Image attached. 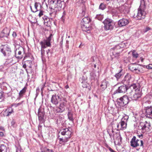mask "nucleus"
<instances>
[{
	"label": "nucleus",
	"instance_id": "19",
	"mask_svg": "<svg viewBox=\"0 0 152 152\" xmlns=\"http://www.w3.org/2000/svg\"><path fill=\"white\" fill-rule=\"evenodd\" d=\"M129 22V19L123 18L118 21V24L120 27H122L127 25Z\"/></svg>",
	"mask_w": 152,
	"mask_h": 152
},
{
	"label": "nucleus",
	"instance_id": "9",
	"mask_svg": "<svg viewBox=\"0 0 152 152\" xmlns=\"http://www.w3.org/2000/svg\"><path fill=\"white\" fill-rule=\"evenodd\" d=\"M131 146L136 148L138 146L143 148V142L142 140L137 139L135 136H133L130 142Z\"/></svg>",
	"mask_w": 152,
	"mask_h": 152
},
{
	"label": "nucleus",
	"instance_id": "42",
	"mask_svg": "<svg viewBox=\"0 0 152 152\" xmlns=\"http://www.w3.org/2000/svg\"><path fill=\"white\" fill-rule=\"evenodd\" d=\"M91 60L93 63L95 62V61H98V59L95 57H91Z\"/></svg>",
	"mask_w": 152,
	"mask_h": 152
},
{
	"label": "nucleus",
	"instance_id": "60",
	"mask_svg": "<svg viewBox=\"0 0 152 152\" xmlns=\"http://www.w3.org/2000/svg\"><path fill=\"white\" fill-rule=\"evenodd\" d=\"M26 69V72L28 74V71H27V69Z\"/></svg>",
	"mask_w": 152,
	"mask_h": 152
},
{
	"label": "nucleus",
	"instance_id": "17",
	"mask_svg": "<svg viewBox=\"0 0 152 152\" xmlns=\"http://www.w3.org/2000/svg\"><path fill=\"white\" fill-rule=\"evenodd\" d=\"M119 10L121 13L126 14L129 12V7L125 4H124L120 7L119 8Z\"/></svg>",
	"mask_w": 152,
	"mask_h": 152
},
{
	"label": "nucleus",
	"instance_id": "58",
	"mask_svg": "<svg viewBox=\"0 0 152 152\" xmlns=\"http://www.w3.org/2000/svg\"><path fill=\"white\" fill-rule=\"evenodd\" d=\"M93 64L94 65V68H96V64L95 63H93Z\"/></svg>",
	"mask_w": 152,
	"mask_h": 152
},
{
	"label": "nucleus",
	"instance_id": "57",
	"mask_svg": "<svg viewBox=\"0 0 152 152\" xmlns=\"http://www.w3.org/2000/svg\"><path fill=\"white\" fill-rule=\"evenodd\" d=\"M69 41L68 40H66V44H69Z\"/></svg>",
	"mask_w": 152,
	"mask_h": 152
},
{
	"label": "nucleus",
	"instance_id": "18",
	"mask_svg": "<svg viewBox=\"0 0 152 152\" xmlns=\"http://www.w3.org/2000/svg\"><path fill=\"white\" fill-rule=\"evenodd\" d=\"M127 90V88L126 86V85L125 84L123 85H122L119 87L118 89L114 93V94L117 93H125L126 91Z\"/></svg>",
	"mask_w": 152,
	"mask_h": 152
},
{
	"label": "nucleus",
	"instance_id": "11",
	"mask_svg": "<svg viewBox=\"0 0 152 152\" xmlns=\"http://www.w3.org/2000/svg\"><path fill=\"white\" fill-rule=\"evenodd\" d=\"M150 127L151 124L150 122L147 121L141 122L139 126V128L142 130L143 132L149 131L150 130Z\"/></svg>",
	"mask_w": 152,
	"mask_h": 152
},
{
	"label": "nucleus",
	"instance_id": "24",
	"mask_svg": "<svg viewBox=\"0 0 152 152\" xmlns=\"http://www.w3.org/2000/svg\"><path fill=\"white\" fill-rule=\"evenodd\" d=\"M116 137L114 141L115 143H117V144H120L121 143L122 138L120 134L118 133L116 134Z\"/></svg>",
	"mask_w": 152,
	"mask_h": 152
},
{
	"label": "nucleus",
	"instance_id": "22",
	"mask_svg": "<svg viewBox=\"0 0 152 152\" xmlns=\"http://www.w3.org/2000/svg\"><path fill=\"white\" fill-rule=\"evenodd\" d=\"M131 77V75L127 73L125 75L122 82L123 83L125 84L126 85L129 84L130 83V80Z\"/></svg>",
	"mask_w": 152,
	"mask_h": 152
},
{
	"label": "nucleus",
	"instance_id": "23",
	"mask_svg": "<svg viewBox=\"0 0 152 152\" xmlns=\"http://www.w3.org/2000/svg\"><path fill=\"white\" fill-rule=\"evenodd\" d=\"M121 45H117L113 48V52L121 53L123 50Z\"/></svg>",
	"mask_w": 152,
	"mask_h": 152
},
{
	"label": "nucleus",
	"instance_id": "13",
	"mask_svg": "<svg viewBox=\"0 0 152 152\" xmlns=\"http://www.w3.org/2000/svg\"><path fill=\"white\" fill-rule=\"evenodd\" d=\"M62 99V100L60 101V103L59 107V110L58 111L57 110L58 113H61L64 112L65 110L67 102L66 99L64 98Z\"/></svg>",
	"mask_w": 152,
	"mask_h": 152
},
{
	"label": "nucleus",
	"instance_id": "36",
	"mask_svg": "<svg viewBox=\"0 0 152 152\" xmlns=\"http://www.w3.org/2000/svg\"><path fill=\"white\" fill-rule=\"evenodd\" d=\"M105 8L106 6L105 4L103 3H102L100 4L99 6V9L102 10H103Z\"/></svg>",
	"mask_w": 152,
	"mask_h": 152
},
{
	"label": "nucleus",
	"instance_id": "46",
	"mask_svg": "<svg viewBox=\"0 0 152 152\" xmlns=\"http://www.w3.org/2000/svg\"><path fill=\"white\" fill-rule=\"evenodd\" d=\"M22 102H20V103H17V104H13V106H14L15 107H18L19 105H21V104H22Z\"/></svg>",
	"mask_w": 152,
	"mask_h": 152
},
{
	"label": "nucleus",
	"instance_id": "25",
	"mask_svg": "<svg viewBox=\"0 0 152 152\" xmlns=\"http://www.w3.org/2000/svg\"><path fill=\"white\" fill-rule=\"evenodd\" d=\"M40 6L41 5L39 3L36 2L34 4V8L32 9L31 6H30V7L31 11L35 12L38 11L37 7Z\"/></svg>",
	"mask_w": 152,
	"mask_h": 152
},
{
	"label": "nucleus",
	"instance_id": "64",
	"mask_svg": "<svg viewBox=\"0 0 152 152\" xmlns=\"http://www.w3.org/2000/svg\"><path fill=\"white\" fill-rule=\"evenodd\" d=\"M66 88H68V87H67V86H66Z\"/></svg>",
	"mask_w": 152,
	"mask_h": 152
},
{
	"label": "nucleus",
	"instance_id": "47",
	"mask_svg": "<svg viewBox=\"0 0 152 152\" xmlns=\"http://www.w3.org/2000/svg\"><path fill=\"white\" fill-rule=\"evenodd\" d=\"M15 120H13L11 122V126H14L15 125Z\"/></svg>",
	"mask_w": 152,
	"mask_h": 152
},
{
	"label": "nucleus",
	"instance_id": "38",
	"mask_svg": "<svg viewBox=\"0 0 152 152\" xmlns=\"http://www.w3.org/2000/svg\"><path fill=\"white\" fill-rule=\"evenodd\" d=\"M138 54L135 51H134L133 52L132 56L133 58H137L138 57Z\"/></svg>",
	"mask_w": 152,
	"mask_h": 152
},
{
	"label": "nucleus",
	"instance_id": "26",
	"mask_svg": "<svg viewBox=\"0 0 152 152\" xmlns=\"http://www.w3.org/2000/svg\"><path fill=\"white\" fill-rule=\"evenodd\" d=\"M10 33V29L7 28H5L3 29L2 33L3 34V36L7 37L9 36Z\"/></svg>",
	"mask_w": 152,
	"mask_h": 152
},
{
	"label": "nucleus",
	"instance_id": "15",
	"mask_svg": "<svg viewBox=\"0 0 152 152\" xmlns=\"http://www.w3.org/2000/svg\"><path fill=\"white\" fill-rule=\"evenodd\" d=\"M129 118L128 116H126L122 118L120 122L122 130L125 129L126 128L127 122Z\"/></svg>",
	"mask_w": 152,
	"mask_h": 152
},
{
	"label": "nucleus",
	"instance_id": "8",
	"mask_svg": "<svg viewBox=\"0 0 152 152\" xmlns=\"http://www.w3.org/2000/svg\"><path fill=\"white\" fill-rule=\"evenodd\" d=\"M103 23L104 24V28L106 30L113 29L115 24L113 21L109 18L105 19Z\"/></svg>",
	"mask_w": 152,
	"mask_h": 152
},
{
	"label": "nucleus",
	"instance_id": "12",
	"mask_svg": "<svg viewBox=\"0 0 152 152\" xmlns=\"http://www.w3.org/2000/svg\"><path fill=\"white\" fill-rule=\"evenodd\" d=\"M24 53V48L21 46H20L17 48L15 52V56L18 59H21L23 58V56Z\"/></svg>",
	"mask_w": 152,
	"mask_h": 152
},
{
	"label": "nucleus",
	"instance_id": "50",
	"mask_svg": "<svg viewBox=\"0 0 152 152\" xmlns=\"http://www.w3.org/2000/svg\"><path fill=\"white\" fill-rule=\"evenodd\" d=\"M12 36L14 37L15 38L17 36L16 33L15 32L13 31L12 34Z\"/></svg>",
	"mask_w": 152,
	"mask_h": 152
},
{
	"label": "nucleus",
	"instance_id": "4",
	"mask_svg": "<svg viewBox=\"0 0 152 152\" xmlns=\"http://www.w3.org/2000/svg\"><path fill=\"white\" fill-rule=\"evenodd\" d=\"M53 35L52 34H50L49 37L47 38L46 39H44L42 41L40 42L39 43L41 45V54L43 56L45 53V50L43 49L46 48L48 47H50L51 44L50 41L53 38Z\"/></svg>",
	"mask_w": 152,
	"mask_h": 152
},
{
	"label": "nucleus",
	"instance_id": "62",
	"mask_svg": "<svg viewBox=\"0 0 152 152\" xmlns=\"http://www.w3.org/2000/svg\"><path fill=\"white\" fill-rule=\"evenodd\" d=\"M70 37V36H69L68 37V38H69Z\"/></svg>",
	"mask_w": 152,
	"mask_h": 152
},
{
	"label": "nucleus",
	"instance_id": "61",
	"mask_svg": "<svg viewBox=\"0 0 152 152\" xmlns=\"http://www.w3.org/2000/svg\"><path fill=\"white\" fill-rule=\"evenodd\" d=\"M112 132L113 133L114 132V131H113V129H112Z\"/></svg>",
	"mask_w": 152,
	"mask_h": 152
},
{
	"label": "nucleus",
	"instance_id": "31",
	"mask_svg": "<svg viewBox=\"0 0 152 152\" xmlns=\"http://www.w3.org/2000/svg\"><path fill=\"white\" fill-rule=\"evenodd\" d=\"M7 148L5 145L1 144L0 147V152H7Z\"/></svg>",
	"mask_w": 152,
	"mask_h": 152
},
{
	"label": "nucleus",
	"instance_id": "48",
	"mask_svg": "<svg viewBox=\"0 0 152 152\" xmlns=\"http://www.w3.org/2000/svg\"><path fill=\"white\" fill-rule=\"evenodd\" d=\"M43 15V11H42L41 10L40 11V12L39 14V17H41Z\"/></svg>",
	"mask_w": 152,
	"mask_h": 152
},
{
	"label": "nucleus",
	"instance_id": "52",
	"mask_svg": "<svg viewBox=\"0 0 152 152\" xmlns=\"http://www.w3.org/2000/svg\"><path fill=\"white\" fill-rule=\"evenodd\" d=\"M137 136L140 138L142 139L143 137V135L142 134H140L137 135Z\"/></svg>",
	"mask_w": 152,
	"mask_h": 152
},
{
	"label": "nucleus",
	"instance_id": "43",
	"mask_svg": "<svg viewBox=\"0 0 152 152\" xmlns=\"http://www.w3.org/2000/svg\"><path fill=\"white\" fill-rule=\"evenodd\" d=\"M82 84H83V85H82L83 87V88H87V83H86L85 82H81Z\"/></svg>",
	"mask_w": 152,
	"mask_h": 152
},
{
	"label": "nucleus",
	"instance_id": "41",
	"mask_svg": "<svg viewBox=\"0 0 152 152\" xmlns=\"http://www.w3.org/2000/svg\"><path fill=\"white\" fill-rule=\"evenodd\" d=\"M26 63L27 64H29V65H28V66L29 67H30V68L31 67L32 63V62L31 61H30V60L27 61H26Z\"/></svg>",
	"mask_w": 152,
	"mask_h": 152
},
{
	"label": "nucleus",
	"instance_id": "32",
	"mask_svg": "<svg viewBox=\"0 0 152 152\" xmlns=\"http://www.w3.org/2000/svg\"><path fill=\"white\" fill-rule=\"evenodd\" d=\"M68 118L69 119L72 121H73L74 120V119L73 118L72 114L70 112H69L68 114Z\"/></svg>",
	"mask_w": 152,
	"mask_h": 152
},
{
	"label": "nucleus",
	"instance_id": "63",
	"mask_svg": "<svg viewBox=\"0 0 152 152\" xmlns=\"http://www.w3.org/2000/svg\"><path fill=\"white\" fill-rule=\"evenodd\" d=\"M66 88H68V87H67V86H66Z\"/></svg>",
	"mask_w": 152,
	"mask_h": 152
},
{
	"label": "nucleus",
	"instance_id": "37",
	"mask_svg": "<svg viewBox=\"0 0 152 152\" xmlns=\"http://www.w3.org/2000/svg\"><path fill=\"white\" fill-rule=\"evenodd\" d=\"M42 18L44 20V24L48 26H49L50 25H48V21H47V18L45 16H44V17H43Z\"/></svg>",
	"mask_w": 152,
	"mask_h": 152
},
{
	"label": "nucleus",
	"instance_id": "29",
	"mask_svg": "<svg viewBox=\"0 0 152 152\" xmlns=\"http://www.w3.org/2000/svg\"><path fill=\"white\" fill-rule=\"evenodd\" d=\"M108 85V82L106 81V80H104L102 82L100 86L103 89H105L107 88V86Z\"/></svg>",
	"mask_w": 152,
	"mask_h": 152
},
{
	"label": "nucleus",
	"instance_id": "49",
	"mask_svg": "<svg viewBox=\"0 0 152 152\" xmlns=\"http://www.w3.org/2000/svg\"><path fill=\"white\" fill-rule=\"evenodd\" d=\"M0 84L1 85H5V84H6V83L2 81V80H1V79H0Z\"/></svg>",
	"mask_w": 152,
	"mask_h": 152
},
{
	"label": "nucleus",
	"instance_id": "16",
	"mask_svg": "<svg viewBox=\"0 0 152 152\" xmlns=\"http://www.w3.org/2000/svg\"><path fill=\"white\" fill-rule=\"evenodd\" d=\"M145 114L146 117L152 119V106L146 107Z\"/></svg>",
	"mask_w": 152,
	"mask_h": 152
},
{
	"label": "nucleus",
	"instance_id": "40",
	"mask_svg": "<svg viewBox=\"0 0 152 152\" xmlns=\"http://www.w3.org/2000/svg\"><path fill=\"white\" fill-rule=\"evenodd\" d=\"M117 128H115L117 130H122V127H121V124H120V122L118 124H117L116 125Z\"/></svg>",
	"mask_w": 152,
	"mask_h": 152
},
{
	"label": "nucleus",
	"instance_id": "20",
	"mask_svg": "<svg viewBox=\"0 0 152 152\" xmlns=\"http://www.w3.org/2000/svg\"><path fill=\"white\" fill-rule=\"evenodd\" d=\"M45 113L43 109L39 108L38 110L37 115L39 120L40 121H42L44 119Z\"/></svg>",
	"mask_w": 152,
	"mask_h": 152
},
{
	"label": "nucleus",
	"instance_id": "34",
	"mask_svg": "<svg viewBox=\"0 0 152 152\" xmlns=\"http://www.w3.org/2000/svg\"><path fill=\"white\" fill-rule=\"evenodd\" d=\"M122 75L123 74L121 72V71L119 73L116 74L115 75V76L118 80V79L120 78L121 77Z\"/></svg>",
	"mask_w": 152,
	"mask_h": 152
},
{
	"label": "nucleus",
	"instance_id": "53",
	"mask_svg": "<svg viewBox=\"0 0 152 152\" xmlns=\"http://www.w3.org/2000/svg\"><path fill=\"white\" fill-rule=\"evenodd\" d=\"M109 149L111 152H115V151H114L110 147L109 148Z\"/></svg>",
	"mask_w": 152,
	"mask_h": 152
},
{
	"label": "nucleus",
	"instance_id": "59",
	"mask_svg": "<svg viewBox=\"0 0 152 152\" xmlns=\"http://www.w3.org/2000/svg\"><path fill=\"white\" fill-rule=\"evenodd\" d=\"M53 14V13H50V15H52V14ZM55 13H54V15H55Z\"/></svg>",
	"mask_w": 152,
	"mask_h": 152
},
{
	"label": "nucleus",
	"instance_id": "28",
	"mask_svg": "<svg viewBox=\"0 0 152 152\" xmlns=\"http://www.w3.org/2000/svg\"><path fill=\"white\" fill-rule=\"evenodd\" d=\"M13 112V109L11 107H9L7 108L5 111L6 113L5 115L6 116H9Z\"/></svg>",
	"mask_w": 152,
	"mask_h": 152
},
{
	"label": "nucleus",
	"instance_id": "55",
	"mask_svg": "<svg viewBox=\"0 0 152 152\" xmlns=\"http://www.w3.org/2000/svg\"><path fill=\"white\" fill-rule=\"evenodd\" d=\"M4 136V133L2 132H0V137H2Z\"/></svg>",
	"mask_w": 152,
	"mask_h": 152
},
{
	"label": "nucleus",
	"instance_id": "10",
	"mask_svg": "<svg viewBox=\"0 0 152 152\" xmlns=\"http://www.w3.org/2000/svg\"><path fill=\"white\" fill-rule=\"evenodd\" d=\"M133 93L132 91L128 96L130 98L134 100H138L140 98L142 94L141 91L140 89H138V88L135 90V92L134 94Z\"/></svg>",
	"mask_w": 152,
	"mask_h": 152
},
{
	"label": "nucleus",
	"instance_id": "35",
	"mask_svg": "<svg viewBox=\"0 0 152 152\" xmlns=\"http://www.w3.org/2000/svg\"><path fill=\"white\" fill-rule=\"evenodd\" d=\"M95 18L101 21L103 19V16L101 14L97 15Z\"/></svg>",
	"mask_w": 152,
	"mask_h": 152
},
{
	"label": "nucleus",
	"instance_id": "3",
	"mask_svg": "<svg viewBox=\"0 0 152 152\" xmlns=\"http://www.w3.org/2000/svg\"><path fill=\"white\" fill-rule=\"evenodd\" d=\"M60 133L62 135L64 136V137L59 138L60 143H64L68 141V139L71 137L72 133L67 128L61 129L59 132V133Z\"/></svg>",
	"mask_w": 152,
	"mask_h": 152
},
{
	"label": "nucleus",
	"instance_id": "1",
	"mask_svg": "<svg viewBox=\"0 0 152 152\" xmlns=\"http://www.w3.org/2000/svg\"><path fill=\"white\" fill-rule=\"evenodd\" d=\"M147 1L148 0H141L140 5L138 9L137 13L134 15V17L136 19L141 20L144 19L145 17L146 13L145 10Z\"/></svg>",
	"mask_w": 152,
	"mask_h": 152
},
{
	"label": "nucleus",
	"instance_id": "56",
	"mask_svg": "<svg viewBox=\"0 0 152 152\" xmlns=\"http://www.w3.org/2000/svg\"><path fill=\"white\" fill-rule=\"evenodd\" d=\"M132 87H133L134 89H135V88H136L137 87L136 86H135V85H133V86H132Z\"/></svg>",
	"mask_w": 152,
	"mask_h": 152
},
{
	"label": "nucleus",
	"instance_id": "54",
	"mask_svg": "<svg viewBox=\"0 0 152 152\" xmlns=\"http://www.w3.org/2000/svg\"><path fill=\"white\" fill-rule=\"evenodd\" d=\"M3 92L0 91V99H1L2 97Z\"/></svg>",
	"mask_w": 152,
	"mask_h": 152
},
{
	"label": "nucleus",
	"instance_id": "5",
	"mask_svg": "<svg viewBox=\"0 0 152 152\" xmlns=\"http://www.w3.org/2000/svg\"><path fill=\"white\" fill-rule=\"evenodd\" d=\"M145 66H143L136 64H132L129 65V69L134 73L140 74L144 72L143 69L145 68Z\"/></svg>",
	"mask_w": 152,
	"mask_h": 152
},
{
	"label": "nucleus",
	"instance_id": "45",
	"mask_svg": "<svg viewBox=\"0 0 152 152\" xmlns=\"http://www.w3.org/2000/svg\"><path fill=\"white\" fill-rule=\"evenodd\" d=\"M146 67L149 69H152V64H150L146 66Z\"/></svg>",
	"mask_w": 152,
	"mask_h": 152
},
{
	"label": "nucleus",
	"instance_id": "2",
	"mask_svg": "<svg viewBox=\"0 0 152 152\" xmlns=\"http://www.w3.org/2000/svg\"><path fill=\"white\" fill-rule=\"evenodd\" d=\"M48 2L49 8L54 10L53 12L60 10L64 4L63 0H48Z\"/></svg>",
	"mask_w": 152,
	"mask_h": 152
},
{
	"label": "nucleus",
	"instance_id": "7",
	"mask_svg": "<svg viewBox=\"0 0 152 152\" xmlns=\"http://www.w3.org/2000/svg\"><path fill=\"white\" fill-rule=\"evenodd\" d=\"M1 52L7 59H10L13 57L11 48L8 45H4L1 49Z\"/></svg>",
	"mask_w": 152,
	"mask_h": 152
},
{
	"label": "nucleus",
	"instance_id": "21",
	"mask_svg": "<svg viewBox=\"0 0 152 152\" xmlns=\"http://www.w3.org/2000/svg\"><path fill=\"white\" fill-rule=\"evenodd\" d=\"M117 99L120 100L121 102L123 103V104L124 105L127 104L129 101H130L129 99L128 96L126 95H124Z\"/></svg>",
	"mask_w": 152,
	"mask_h": 152
},
{
	"label": "nucleus",
	"instance_id": "14",
	"mask_svg": "<svg viewBox=\"0 0 152 152\" xmlns=\"http://www.w3.org/2000/svg\"><path fill=\"white\" fill-rule=\"evenodd\" d=\"M63 98L61 97L58 95L54 94L51 97V102L53 104L56 105L58 104L59 102L62 100V99Z\"/></svg>",
	"mask_w": 152,
	"mask_h": 152
},
{
	"label": "nucleus",
	"instance_id": "44",
	"mask_svg": "<svg viewBox=\"0 0 152 152\" xmlns=\"http://www.w3.org/2000/svg\"><path fill=\"white\" fill-rule=\"evenodd\" d=\"M50 50L48 49L47 50H46V54L48 56V57L49 55H50V56L51 55V52H50Z\"/></svg>",
	"mask_w": 152,
	"mask_h": 152
},
{
	"label": "nucleus",
	"instance_id": "33",
	"mask_svg": "<svg viewBox=\"0 0 152 152\" xmlns=\"http://www.w3.org/2000/svg\"><path fill=\"white\" fill-rule=\"evenodd\" d=\"M112 53L113 56H114L115 58H119L120 56V53H121L116 52H113Z\"/></svg>",
	"mask_w": 152,
	"mask_h": 152
},
{
	"label": "nucleus",
	"instance_id": "6",
	"mask_svg": "<svg viewBox=\"0 0 152 152\" xmlns=\"http://www.w3.org/2000/svg\"><path fill=\"white\" fill-rule=\"evenodd\" d=\"M90 21L91 20L88 17H85L82 19L81 22V25L83 31H87L91 29V27L89 25Z\"/></svg>",
	"mask_w": 152,
	"mask_h": 152
},
{
	"label": "nucleus",
	"instance_id": "39",
	"mask_svg": "<svg viewBox=\"0 0 152 152\" xmlns=\"http://www.w3.org/2000/svg\"><path fill=\"white\" fill-rule=\"evenodd\" d=\"M151 29V28L148 26H146L143 30V31L144 33H146L148 31Z\"/></svg>",
	"mask_w": 152,
	"mask_h": 152
},
{
	"label": "nucleus",
	"instance_id": "27",
	"mask_svg": "<svg viewBox=\"0 0 152 152\" xmlns=\"http://www.w3.org/2000/svg\"><path fill=\"white\" fill-rule=\"evenodd\" d=\"M26 87H24V88L20 91L19 93V96L18 98V99H20L23 97V94L26 92Z\"/></svg>",
	"mask_w": 152,
	"mask_h": 152
},
{
	"label": "nucleus",
	"instance_id": "51",
	"mask_svg": "<svg viewBox=\"0 0 152 152\" xmlns=\"http://www.w3.org/2000/svg\"><path fill=\"white\" fill-rule=\"evenodd\" d=\"M28 66V64H27L26 63L25 64H24L23 65V67L24 69H26V66Z\"/></svg>",
	"mask_w": 152,
	"mask_h": 152
},
{
	"label": "nucleus",
	"instance_id": "30",
	"mask_svg": "<svg viewBox=\"0 0 152 152\" xmlns=\"http://www.w3.org/2000/svg\"><path fill=\"white\" fill-rule=\"evenodd\" d=\"M41 150L42 152H54L53 150L49 149L45 147L41 148Z\"/></svg>",
	"mask_w": 152,
	"mask_h": 152
}]
</instances>
